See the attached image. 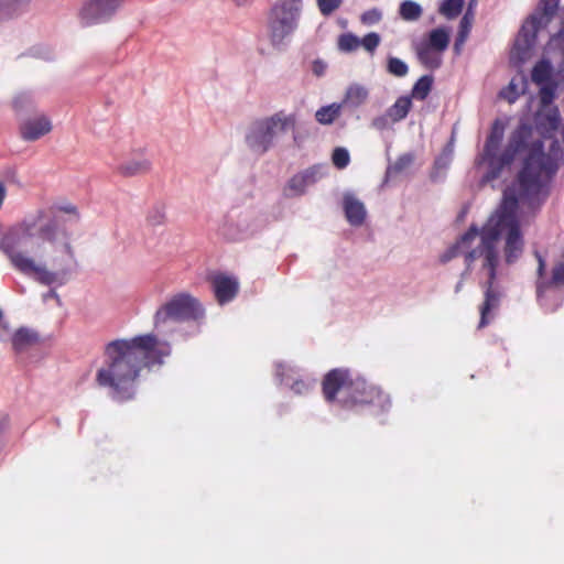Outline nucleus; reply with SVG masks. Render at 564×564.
Masks as SVG:
<instances>
[{
    "label": "nucleus",
    "instance_id": "1",
    "mask_svg": "<svg viewBox=\"0 0 564 564\" xmlns=\"http://www.w3.org/2000/svg\"><path fill=\"white\" fill-rule=\"evenodd\" d=\"M505 239L503 254L507 263L516 262L523 252L524 241L520 229L519 212L512 200L511 192H507L496 212L486 224L478 229L470 226L469 229L441 257L442 262H447L456 257H463L465 271L462 279L473 271L482 274L486 281L485 301L480 307L479 327L486 326L494 317L500 302V294L494 289L497 276V268L500 261L499 241ZM463 288V280L456 286L458 293Z\"/></svg>",
    "mask_w": 564,
    "mask_h": 564
},
{
    "label": "nucleus",
    "instance_id": "2",
    "mask_svg": "<svg viewBox=\"0 0 564 564\" xmlns=\"http://www.w3.org/2000/svg\"><path fill=\"white\" fill-rule=\"evenodd\" d=\"M533 124H519L510 135L505 156L506 161L522 162L518 181L503 192V195L511 192L518 212L525 206L533 208L546 197L547 185L563 156L557 141L553 139L561 124V115L554 99H539Z\"/></svg>",
    "mask_w": 564,
    "mask_h": 564
},
{
    "label": "nucleus",
    "instance_id": "3",
    "mask_svg": "<svg viewBox=\"0 0 564 564\" xmlns=\"http://www.w3.org/2000/svg\"><path fill=\"white\" fill-rule=\"evenodd\" d=\"M0 249L21 273L44 285L63 283L75 262L70 237L44 209L26 215L0 238Z\"/></svg>",
    "mask_w": 564,
    "mask_h": 564
},
{
    "label": "nucleus",
    "instance_id": "4",
    "mask_svg": "<svg viewBox=\"0 0 564 564\" xmlns=\"http://www.w3.org/2000/svg\"><path fill=\"white\" fill-rule=\"evenodd\" d=\"M170 354V345L151 334L112 340L105 348L106 360L97 370L96 382L112 400L129 401L137 393L142 369L161 366Z\"/></svg>",
    "mask_w": 564,
    "mask_h": 564
},
{
    "label": "nucleus",
    "instance_id": "5",
    "mask_svg": "<svg viewBox=\"0 0 564 564\" xmlns=\"http://www.w3.org/2000/svg\"><path fill=\"white\" fill-rule=\"evenodd\" d=\"M323 392L328 401L344 405L375 404L382 410L390 405L389 397L375 386H368L365 379L350 376L346 369L329 371L323 382Z\"/></svg>",
    "mask_w": 564,
    "mask_h": 564
},
{
    "label": "nucleus",
    "instance_id": "6",
    "mask_svg": "<svg viewBox=\"0 0 564 564\" xmlns=\"http://www.w3.org/2000/svg\"><path fill=\"white\" fill-rule=\"evenodd\" d=\"M304 9V0H275L268 9L264 37L272 48L284 50L296 33Z\"/></svg>",
    "mask_w": 564,
    "mask_h": 564
},
{
    "label": "nucleus",
    "instance_id": "7",
    "mask_svg": "<svg viewBox=\"0 0 564 564\" xmlns=\"http://www.w3.org/2000/svg\"><path fill=\"white\" fill-rule=\"evenodd\" d=\"M557 51L560 61L553 65L547 56L538 61L531 70V82L539 88V99H555L558 87L564 83V29L553 35L545 48L546 55Z\"/></svg>",
    "mask_w": 564,
    "mask_h": 564
},
{
    "label": "nucleus",
    "instance_id": "8",
    "mask_svg": "<svg viewBox=\"0 0 564 564\" xmlns=\"http://www.w3.org/2000/svg\"><path fill=\"white\" fill-rule=\"evenodd\" d=\"M560 0H541L536 11L522 24L510 52V61L523 64L535 44L536 33L546 25L555 14Z\"/></svg>",
    "mask_w": 564,
    "mask_h": 564
},
{
    "label": "nucleus",
    "instance_id": "9",
    "mask_svg": "<svg viewBox=\"0 0 564 564\" xmlns=\"http://www.w3.org/2000/svg\"><path fill=\"white\" fill-rule=\"evenodd\" d=\"M294 124L295 117L283 112L256 120L246 131V144L252 152L263 154L273 145L278 135Z\"/></svg>",
    "mask_w": 564,
    "mask_h": 564
},
{
    "label": "nucleus",
    "instance_id": "10",
    "mask_svg": "<svg viewBox=\"0 0 564 564\" xmlns=\"http://www.w3.org/2000/svg\"><path fill=\"white\" fill-rule=\"evenodd\" d=\"M538 260V280H536V296L540 304L549 311L556 310L563 302V292L560 290L564 286V263L556 264L551 276L545 273V260L535 252Z\"/></svg>",
    "mask_w": 564,
    "mask_h": 564
},
{
    "label": "nucleus",
    "instance_id": "11",
    "mask_svg": "<svg viewBox=\"0 0 564 564\" xmlns=\"http://www.w3.org/2000/svg\"><path fill=\"white\" fill-rule=\"evenodd\" d=\"M204 315L199 302L189 293H178L162 304L154 315L156 328L165 326L169 322H183L197 319Z\"/></svg>",
    "mask_w": 564,
    "mask_h": 564
},
{
    "label": "nucleus",
    "instance_id": "12",
    "mask_svg": "<svg viewBox=\"0 0 564 564\" xmlns=\"http://www.w3.org/2000/svg\"><path fill=\"white\" fill-rule=\"evenodd\" d=\"M506 123L502 120H495L485 144L484 154L481 156V163L486 162L489 167V172L486 175V180L490 181L496 178L503 166L511 164L514 160L506 161L505 156L508 151V147L501 155H498V151L501 141L505 135Z\"/></svg>",
    "mask_w": 564,
    "mask_h": 564
},
{
    "label": "nucleus",
    "instance_id": "13",
    "mask_svg": "<svg viewBox=\"0 0 564 564\" xmlns=\"http://www.w3.org/2000/svg\"><path fill=\"white\" fill-rule=\"evenodd\" d=\"M127 0H84L78 19L83 26H93L110 22L124 7Z\"/></svg>",
    "mask_w": 564,
    "mask_h": 564
},
{
    "label": "nucleus",
    "instance_id": "14",
    "mask_svg": "<svg viewBox=\"0 0 564 564\" xmlns=\"http://www.w3.org/2000/svg\"><path fill=\"white\" fill-rule=\"evenodd\" d=\"M257 226V212L251 207H232L221 225V235L229 240H239L252 234Z\"/></svg>",
    "mask_w": 564,
    "mask_h": 564
},
{
    "label": "nucleus",
    "instance_id": "15",
    "mask_svg": "<svg viewBox=\"0 0 564 564\" xmlns=\"http://www.w3.org/2000/svg\"><path fill=\"white\" fill-rule=\"evenodd\" d=\"M323 175V167L313 166L292 176L283 187L285 198H295L304 195L307 188L314 185Z\"/></svg>",
    "mask_w": 564,
    "mask_h": 564
},
{
    "label": "nucleus",
    "instance_id": "16",
    "mask_svg": "<svg viewBox=\"0 0 564 564\" xmlns=\"http://www.w3.org/2000/svg\"><path fill=\"white\" fill-rule=\"evenodd\" d=\"M151 166V161L142 152H135L129 158L117 159L113 162L115 171L124 177L147 174Z\"/></svg>",
    "mask_w": 564,
    "mask_h": 564
},
{
    "label": "nucleus",
    "instance_id": "17",
    "mask_svg": "<svg viewBox=\"0 0 564 564\" xmlns=\"http://www.w3.org/2000/svg\"><path fill=\"white\" fill-rule=\"evenodd\" d=\"M52 130L51 120L45 116H39L25 120L20 128V133L25 141H35Z\"/></svg>",
    "mask_w": 564,
    "mask_h": 564
},
{
    "label": "nucleus",
    "instance_id": "18",
    "mask_svg": "<svg viewBox=\"0 0 564 564\" xmlns=\"http://www.w3.org/2000/svg\"><path fill=\"white\" fill-rule=\"evenodd\" d=\"M343 208L346 219L351 226L359 227L365 223L367 216L365 204L352 193L344 194Z\"/></svg>",
    "mask_w": 564,
    "mask_h": 564
},
{
    "label": "nucleus",
    "instance_id": "19",
    "mask_svg": "<svg viewBox=\"0 0 564 564\" xmlns=\"http://www.w3.org/2000/svg\"><path fill=\"white\" fill-rule=\"evenodd\" d=\"M212 283L219 304L230 302L238 292V281L232 276L218 274L213 278Z\"/></svg>",
    "mask_w": 564,
    "mask_h": 564
},
{
    "label": "nucleus",
    "instance_id": "20",
    "mask_svg": "<svg viewBox=\"0 0 564 564\" xmlns=\"http://www.w3.org/2000/svg\"><path fill=\"white\" fill-rule=\"evenodd\" d=\"M419 62L429 69H437L443 63V54L421 40L414 44Z\"/></svg>",
    "mask_w": 564,
    "mask_h": 564
},
{
    "label": "nucleus",
    "instance_id": "21",
    "mask_svg": "<svg viewBox=\"0 0 564 564\" xmlns=\"http://www.w3.org/2000/svg\"><path fill=\"white\" fill-rule=\"evenodd\" d=\"M369 98V89L360 84H351L346 88L344 94L343 107H347L350 109H357L364 106Z\"/></svg>",
    "mask_w": 564,
    "mask_h": 564
},
{
    "label": "nucleus",
    "instance_id": "22",
    "mask_svg": "<svg viewBox=\"0 0 564 564\" xmlns=\"http://www.w3.org/2000/svg\"><path fill=\"white\" fill-rule=\"evenodd\" d=\"M477 3L478 0H470L466 12L460 20L459 31L454 45L456 53L460 52V46L466 42L468 37L475 19V8L477 7Z\"/></svg>",
    "mask_w": 564,
    "mask_h": 564
},
{
    "label": "nucleus",
    "instance_id": "23",
    "mask_svg": "<svg viewBox=\"0 0 564 564\" xmlns=\"http://www.w3.org/2000/svg\"><path fill=\"white\" fill-rule=\"evenodd\" d=\"M421 41L443 54L449 45L451 30L445 26L433 29Z\"/></svg>",
    "mask_w": 564,
    "mask_h": 564
},
{
    "label": "nucleus",
    "instance_id": "24",
    "mask_svg": "<svg viewBox=\"0 0 564 564\" xmlns=\"http://www.w3.org/2000/svg\"><path fill=\"white\" fill-rule=\"evenodd\" d=\"M343 108L340 102L322 106L315 112V120L322 126H330L341 116Z\"/></svg>",
    "mask_w": 564,
    "mask_h": 564
},
{
    "label": "nucleus",
    "instance_id": "25",
    "mask_svg": "<svg viewBox=\"0 0 564 564\" xmlns=\"http://www.w3.org/2000/svg\"><path fill=\"white\" fill-rule=\"evenodd\" d=\"M39 343L35 332L28 328H20L12 337V346L15 351L21 352Z\"/></svg>",
    "mask_w": 564,
    "mask_h": 564
},
{
    "label": "nucleus",
    "instance_id": "26",
    "mask_svg": "<svg viewBox=\"0 0 564 564\" xmlns=\"http://www.w3.org/2000/svg\"><path fill=\"white\" fill-rule=\"evenodd\" d=\"M525 88L527 79L524 77H521L520 79L512 78L509 85L501 90L500 96L509 104H513L522 94H524Z\"/></svg>",
    "mask_w": 564,
    "mask_h": 564
},
{
    "label": "nucleus",
    "instance_id": "27",
    "mask_svg": "<svg viewBox=\"0 0 564 564\" xmlns=\"http://www.w3.org/2000/svg\"><path fill=\"white\" fill-rule=\"evenodd\" d=\"M29 0H0V21L19 15Z\"/></svg>",
    "mask_w": 564,
    "mask_h": 564
},
{
    "label": "nucleus",
    "instance_id": "28",
    "mask_svg": "<svg viewBox=\"0 0 564 564\" xmlns=\"http://www.w3.org/2000/svg\"><path fill=\"white\" fill-rule=\"evenodd\" d=\"M411 106V97L401 96L395 100V102L392 106L388 108L387 111L389 112V116L392 117V120L399 122L408 116Z\"/></svg>",
    "mask_w": 564,
    "mask_h": 564
},
{
    "label": "nucleus",
    "instance_id": "29",
    "mask_svg": "<svg viewBox=\"0 0 564 564\" xmlns=\"http://www.w3.org/2000/svg\"><path fill=\"white\" fill-rule=\"evenodd\" d=\"M422 13V7L413 0H404L399 7V14L404 21H416Z\"/></svg>",
    "mask_w": 564,
    "mask_h": 564
},
{
    "label": "nucleus",
    "instance_id": "30",
    "mask_svg": "<svg viewBox=\"0 0 564 564\" xmlns=\"http://www.w3.org/2000/svg\"><path fill=\"white\" fill-rule=\"evenodd\" d=\"M465 0H444L438 9V12L448 20L457 18L463 8Z\"/></svg>",
    "mask_w": 564,
    "mask_h": 564
},
{
    "label": "nucleus",
    "instance_id": "31",
    "mask_svg": "<svg viewBox=\"0 0 564 564\" xmlns=\"http://www.w3.org/2000/svg\"><path fill=\"white\" fill-rule=\"evenodd\" d=\"M433 77L430 75L422 76L413 86L411 95L414 99L424 100L432 88Z\"/></svg>",
    "mask_w": 564,
    "mask_h": 564
},
{
    "label": "nucleus",
    "instance_id": "32",
    "mask_svg": "<svg viewBox=\"0 0 564 564\" xmlns=\"http://www.w3.org/2000/svg\"><path fill=\"white\" fill-rule=\"evenodd\" d=\"M414 162V156L411 153L402 154L398 160L388 167L387 176L390 177L394 174L402 173L408 170Z\"/></svg>",
    "mask_w": 564,
    "mask_h": 564
},
{
    "label": "nucleus",
    "instance_id": "33",
    "mask_svg": "<svg viewBox=\"0 0 564 564\" xmlns=\"http://www.w3.org/2000/svg\"><path fill=\"white\" fill-rule=\"evenodd\" d=\"M360 47V39L352 33H345L338 37V48L341 52H354Z\"/></svg>",
    "mask_w": 564,
    "mask_h": 564
},
{
    "label": "nucleus",
    "instance_id": "34",
    "mask_svg": "<svg viewBox=\"0 0 564 564\" xmlns=\"http://www.w3.org/2000/svg\"><path fill=\"white\" fill-rule=\"evenodd\" d=\"M166 219L165 208L163 205L156 204L151 207L147 215V221L150 226H160Z\"/></svg>",
    "mask_w": 564,
    "mask_h": 564
},
{
    "label": "nucleus",
    "instance_id": "35",
    "mask_svg": "<svg viewBox=\"0 0 564 564\" xmlns=\"http://www.w3.org/2000/svg\"><path fill=\"white\" fill-rule=\"evenodd\" d=\"M387 70L395 77H404L409 72V67L402 59L391 56L388 58Z\"/></svg>",
    "mask_w": 564,
    "mask_h": 564
},
{
    "label": "nucleus",
    "instance_id": "36",
    "mask_svg": "<svg viewBox=\"0 0 564 564\" xmlns=\"http://www.w3.org/2000/svg\"><path fill=\"white\" fill-rule=\"evenodd\" d=\"M332 161L337 169H345L350 162L348 150L345 148H336L333 152Z\"/></svg>",
    "mask_w": 564,
    "mask_h": 564
},
{
    "label": "nucleus",
    "instance_id": "37",
    "mask_svg": "<svg viewBox=\"0 0 564 564\" xmlns=\"http://www.w3.org/2000/svg\"><path fill=\"white\" fill-rule=\"evenodd\" d=\"M380 42V35L376 32H371L366 34L362 39H360V46H362L370 54H373L377 47L379 46Z\"/></svg>",
    "mask_w": 564,
    "mask_h": 564
},
{
    "label": "nucleus",
    "instance_id": "38",
    "mask_svg": "<svg viewBox=\"0 0 564 564\" xmlns=\"http://www.w3.org/2000/svg\"><path fill=\"white\" fill-rule=\"evenodd\" d=\"M12 104L15 110L29 109L33 105V96L29 91H21L14 96Z\"/></svg>",
    "mask_w": 564,
    "mask_h": 564
},
{
    "label": "nucleus",
    "instance_id": "39",
    "mask_svg": "<svg viewBox=\"0 0 564 564\" xmlns=\"http://www.w3.org/2000/svg\"><path fill=\"white\" fill-rule=\"evenodd\" d=\"M343 3V0H316L317 8L323 15H330Z\"/></svg>",
    "mask_w": 564,
    "mask_h": 564
},
{
    "label": "nucleus",
    "instance_id": "40",
    "mask_svg": "<svg viewBox=\"0 0 564 564\" xmlns=\"http://www.w3.org/2000/svg\"><path fill=\"white\" fill-rule=\"evenodd\" d=\"M395 123L394 120H392V117L389 116V112L386 111V113L376 117L371 121V127L376 130L383 131L386 129L391 128Z\"/></svg>",
    "mask_w": 564,
    "mask_h": 564
},
{
    "label": "nucleus",
    "instance_id": "41",
    "mask_svg": "<svg viewBox=\"0 0 564 564\" xmlns=\"http://www.w3.org/2000/svg\"><path fill=\"white\" fill-rule=\"evenodd\" d=\"M381 19H382V13L378 9L367 10L360 17L361 22L366 25L377 24Z\"/></svg>",
    "mask_w": 564,
    "mask_h": 564
},
{
    "label": "nucleus",
    "instance_id": "42",
    "mask_svg": "<svg viewBox=\"0 0 564 564\" xmlns=\"http://www.w3.org/2000/svg\"><path fill=\"white\" fill-rule=\"evenodd\" d=\"M452 156L453 149L451 147H447L446 149H444L443 153L435 160V167L445 170L449 165Z\"/></svg>",
    "mask_w": 564,
    "mask_h": 564
},
{
    "label": "nucleus",
    "instance_id": "43",
    "mask_svg": "<svg viewBox=\"0 0 564 564\" xmlns=\"http://www.w3.org/2000/svg\"><path fill=\"white\" fill-rule=\"evenodd\" d=\"M311 386L312 383L311 382H306V381H303V380H296L293 382V384L291 386V389L297 393V394H302V393H305L307 392L310 389H311Z\"/></svg>",
    "mask_w": 564,
    "mask_h": 564
},
{
    "label": "nucleus",
    "instance_id": "44",
    "mask_svg": "<svg viewBox=\"0 0 564 564\" xmlns=\"http://www.w3.org/2000/svg\"><path fill=\"white\" fill-rule=\"evenodd\" d=\"M326 67L327 66L323 61H315L313 63V73L316 76H323L325 74Z\"/></svg>",
    "mask_w": 564,
    "mask_h": 564
},
{
    "label": "nucleus",
    "instance_id": "45",
    "mask_svg": "<svg viewBox=\"0 0 564 564\" xmlns=\"http://www.w3.org/2000/svg\"><path fill=\"white\" fill-rule=\"evenodd\" d=\"M285 366L282 364L276 365V377L280 378L281 382L289 384V378L284 373Z\"/></svg>",
    "mask_w": 564,
    "mask_h": 564
},
{
    "label": "nucleus",
    "instance_id": "46",
    "mask_svg": "<svg viewBox=\"0 0 564 564\" xmlns=\"http://www.w3.org/2000/svg\"><path fill=\"white\" fill-rule=\"evenodd\" d=\"M234 6L238 8L250 7L256 0H229Z\"/></svg>",
    "mask_w": 564,
    "mask_h": 564
},
{
    "label": "nucleus",
    "instance_id": "47",
    "mask_svg": "<svg viewBox=\"0 0 564 564\" xmlns=\"http://www.w3.org/2000/svg\"><path fill=\"white\" fill-rule=\"evenodd\" d=\"M61 210L74 215L76 218H78L77 208L74 205H66L59 207Z\"/></svg>",
    "mask_w": 564,
    "mask_h": 564
},
{
    "label": "nucleus",
    "instance_id": "48",
    "mask_svg": "<svg viewBox=\"0 0 564 564\" xmlns=\"http://www.w3.org/2000/svg\"><path fill=\"white\" fill-rule=\"evenodd\" d=\"M7 196V189L2 183H0V208L2 207L3 200Z\"/></svg>",
    "mask_w": 564,
    "mask_h": 564
},
{
    "label": "nucleus",
    "instance_id": "49",
    "mask_svg": "<svg viewBox=\"0 0 564 564\" xmlns=\"http://www.w3.org/2000/svg\"><path fill=\"white\" fill-rule=\"evenodd\" d=\"M44 58H47V59L52 58V52L47 51Z\"/></svg>",
    "mask_w": 564,
    "mask_h": 564
},
{
    "label": "nucleus",
    "instance_id": "50",
    "mask_svg": "<svg viewBox=\"0 0 564 564\" xmlns=\"http://www.w3.org/2000/svg\"><path fill=\"white\" fill-rule=\"evenodd\" d=\"M56 296L54 292H50L48 297Z\"/></svg>",
    "mask_w": 564,
    "mask_h": 564
},
{
    "label": "nucleus",
    "instance_id": "51",
    "mask_svg": "<svg viewBox=\"0 0 564 564\" xmlns=\"http://www.w3.org/2000/svg\"><path fill=\"white\" fill-rule=\"evenodd\" d=\"M56 296L54 292H50L48 297Z\"/></svg>",
    "mask_w": 564,
    "mask_h": 564
}]
</instances>
